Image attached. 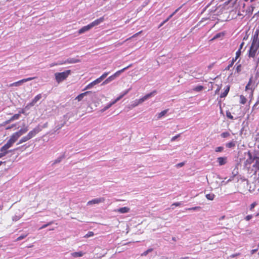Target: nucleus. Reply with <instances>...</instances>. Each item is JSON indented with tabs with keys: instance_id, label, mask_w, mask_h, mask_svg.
Segmentation results:
<instances>
[{
	"instance_id": "1",
	"label": "nucleus",
	"mask_w": 259,
	"mask_h": 259,
	"mask_svg": "<svg viewBox=\"0 0 259 259\" xmlns=\"http://www.w3.org/2000/svg\"><path fill=\"white\" fill-rule=\"evenodd\" d=\"M259 48V37L257 32H255L252 37L251 45L248 51V57L254 58Z\"/></svg>"
},
{
	"instance_id": "2",
	"label": "nucleus",
	"mask_w": 259,
	"mask_h": 259,
	"mask_svg": "<svg viewBox=\"0 0 259 259\" xmlns=\"http://www.w3.org/2000/svg\"><path fill=\"white\" fill-rule=\"evenodd\" d=\"M71 70H67L62 72H58L55 74V79L58 83H60L66 79L70 74Z\"/></svg>"
},
{
	"instance_id": "3",
	"label": "nucleus",
	"mask_w": 259,
	"mask_h": 259,
	"mask_svg": "<svg viewBox=\"0 0 259 259\" xmlns=\"http://www.w3.org/2000/svg\"><path fill=\"white\" fill-rule=\"evenodd\" d=\"M130 89H128L125 91L124 92V93L120 95L118 97H117L115 100L113 101L112 102H111L109 105H108L107 106L105 107L103 110L105 111L108 109H109L111 106L115 104L117 102H118L119 100H120L122 97H123L125 95H126Z\"/></svg>"
},
{
	"instance_id": "4",
	"label": "nucleus",
	"mask_w": 259,
	"mask_h": 259,
	"mask_svg": "<svg viewBox=\"0 0 259 259\" xmlns=\"http://www.w3.org/2000/svg\"><path fill=\"white\" fill-rule=\"evenodd\" d=\"M252 78H253L252 76H251L249 78V80L245 87V91H250L251 97H252L253 96V92H254V88H253V85H252Z\"/></svg>"
},
{
	"instance_id": "5",
	"label": "nucleus",
	"mask_w": 259,
	"mask_h": 259,
	"mask_svg": "<svg viewBox=\"0 0 259 259\" xmlns=\"http://www.w3.org/2000/svg\"><path fill=\"white\" fill-rule=\"evenodd\" d=\"M36 77H28L27 78H24V79H21L20 80H19L18 81L15 82H13V83L10 84V87L19 86V85H21L23 83L27 82L28 81L33 80Z\"/></svg>"
},
{
	"instance_id": "6",
	"label": "nucleus",
	"mask_w": 259,
	"mask_h": 259,
	"mask_svg": "<svg viewBox=\"0 0 259 259\" xmlns=\"http://www.w3.org/2000/svg\"><path fill=\"white\" fill-rule=\"evenodd\" d=\"M41 131V129L39 127V126H38L33 128L32 131H30L27 134V136L30 139L32 138L33 137H34L37 134H38Z\"/></svg>"
},
{
	"instance_id": "7",
	"label": "nucleus",
	"mask_w": 259,
	"mask_h": 259,
	"mask_svg": "<svg viewBox=\"0 0 259 259\" xmlns=\"http://www.w3.org/2000/svg\"><path fill=\"white\" fill-rule=\"evenodd\" d=\"M20 136L17 134L16 132L13 133L10 137V139L7 142L9 144H10L12 146L13 144L17 141Z\"/></svg>"
},
{
	"instance_id": "8",
	"label": "nucleus",
	"mask_w": 259,
	"mask_h": 259,
	"mask_svg": "<svg viewBox=\"0 0 259 259\" xmlns=\"http://www.w3.org/2000/svg\"><path fill=\"white\" fill-rule=\"evenodd\" d=\"M105 201V198L103 197L97 198L94 199L88 202V205H93L95 204H99L100 203L104 202Z\"/></svg>"
},
{
	"instance_id": "9",
	"label": "nucleus",
	"mask_w": 259,
	"mask_h": 259,
	"mask_svg": "<svg viewBox=\"0 0 259 259\" xmlns=\"http://www.w3.org/2000/svg\"><path fill=\"white\" fill-rule=\"evenodd\" d=\"M156 93V91H154L152 92H151L145 96H144L143 97L141 98V99H139V100H137L139 102L138 103L140 104L142 103L143 102H144L146 100L148 99L150 97H152L154 94Z\"/></svg>"
},
{
	"instance_id": "10",
	"label": "nucleus",
	"mask_w": 259,
	"mask_h": 259,
	"mask_svg": "<svg viewBox=\"0 0 259 259\" xmlns=\"http://www.w3.org/2000/svg\"><path fill=\"white\" fill-rule=\"evenodd\" d=\"M105 20L104 17L103 16L99 19H97L90 24L92 28L95 26H97L102 23Z\"/></svg>"
},
{
	"instance_id": "11",
	"label": "nucleus",
	"mask_w": 259,
	"mask_h": 259,
	"mask_svg": "<svg viewBox=\"0 0 259 259\" xmlns=\"http://www.w3.org/2000/svg\"><path fill=\"white\" fill-rule=\"evenodd\" d=\"M41 98V95L40 94L36 95L34 98L32 100L31 102L29 103L26 106V108H27L28 107H31L34 106L36 102L39 101Z\"/></svg>"
},
{
	"instance_id": "12",
	"label": "nucleus",
	"mask_w": 259,
	"mask_h": 259,
	"mask_svg": "<svg viewBox=\"0 0 259 259\" xmlns=\"http://www.w3.org/2000/svg\"><path fill=\"white\" fill-rule=\"evenodd\" d=\"M132 66V64H130L128 66L122 68L121 70H119L117 71H116L114 74L112 75L114 79H115L116 77L118 76L121 73L124 72L125 70H126L128 68Z\"/></svg>"
},
{
	"instance_id": "13",
	"label": "nucleus",
	"mask_w": 259,
	"mask_h": 259,
	"mask_svg": "<svg viewBox=\"0 0 259 259\" xmlns=\"http://www.w3.org/2000/svg\"><path fill=\"white\" fill-rule=\"evenodd\" d=\"M11 147L12 146L7 142L6 144L1 147L0 151L2 153H5V155H6L8 153V149Z\"/></svg>"
},
{
	"instance_id": "14",
	"label": "nucleus",
	"mask_w": 259,
	"mask_h": 259,
	"mask_svg": "<svg viewBox=\"0 0 259 259\" xmlns=\"http://www.w3.org/2000/svg\"><path fill=\"white\" fill-rule=\"evenodd\" d=\"M217 162L219 163V165H223L227 162V157H219L217 158Z\"/></svg>"
},
{
	"instance_id": "15",
	"label": "nucleus",
	"mask_w": 259,
	"mask_h": 259,
	"mask_svg": "<svg viewBox=\"0 0 259 259\" xmlns=\"http://www.w3.org/2000/svg\"><path fill=\"white\" fill-rule=\"evenodd\" d=\"M92 28L91 26H90V24H88L87 26H84L81 28L78 31V34H80L82 33H84L86 31H89Z\"/></svg>"
},
{
	"instance_id": "16",
	"label": "nucleus",
	"mask_w": 259,
	"mask_h": 259,
	"mask_svg": "<svg viewBox=\"0 0 259 259\" xmlns=\"http://www.w3.org/2000/svg\"><path fill=\"white\" fill-rule=\"evenodd\" d=\"M130 210V208L127 207H121L117 210H115V211L118 212L120 213H125L128 212Z\"/></svg>"
},
{
	"instance_id": "17",
	"label": "nucleus",
	"mask_w": 259,
	"mask_h": 259,
	"mask_svg": "<svg viewBox=\"0 0 259 259\" xmlns=\"http://www.w3.org/2000/svg\"><path fill=\"white\" fill-rule=\"evenodd\" d=\"M91 93V91H87L85 92L81 93V94H79V95H78L75 98V100H77L78 101H80L85 96L87 95L88 94H89Z\"/></svg>"
},
{
	"instance_id": "18",
	"label": "nucleus",
	"mask_w": 259,
	"mask_h": 259,
	"mask_svg": "<svg viewBox=\"0 0 259 259\" xmlns=\"http://www.w3.org/2000/svg\"><path fill=\"white\" fill-rule=\"evenodd\" d=\"M84 253L82 251L74 252L71 253L72 256L74 257H81L83 255Z\"/></svg>"
},
{
	"instance_id": "19",
	"label": "nucleus",
	"mask_w": 259,
	"mask_h": 259,
	"mask_svg": "<svg viewBox=\"0 0 259 259\" xmlns=\"http://www.w3.org/2000/svg\"><path fill=\"white\" fill-rule=\"evenodd\" d=\"M236 146V142L234 141H230L226 144V147L228 148H234Z\"/></svg>"
},
{
	"instance_id": "20",
	"label": "nucleus",
	"mask_w": 259,
	"mask_h": 259,
	"mask_svg": "<svg viewBox=\"0 0 259 259\" xmlns=\"http://www.w3.org/2000/svg\"><path fill=\"white\" fill-rule=\"evenodd\" d=\"M28 128L27 127H25V128H21V130H20L19 131L16 132L17 134H18V135L20 137L23 134L26 133L27 131H28Z\"/></svg>"
},
{
	"instance_id": "21",
	"label": "nucleus",
	"mask_w": 259,
	"mask_h": 259,
	"mask_svg": "<svg viewBox=\"0 0 259 259\" xmlns=\"http://www.w3.org/2000/svg\"><path fill=\"white\" fill-rule=\"evenodd\" d=\"M80 62V60L77 59L72 58L70 59H68L66 62H65L64 63L67 62L69 63H76Z\"/></svg>"
},
{
	"instance_id": "22",
	"label": "nucleus",
	"mask_w": 259,
	"mask_h": 259,
	"mask_svg": "<svg viewBox=\"0 0 259 259\" xmlns=\"http://www.w3.org/2000/svg\"><path fill=\"white\" fill-rule=\"evenodd\" d=\"M229 90H230V87L228 86L227 87V88L225 89V91L223 93H222L221 94L220 97L221 98H224V97H225L227 95V94H228Z\"/></svg>"
},
{
	"instance_id": "23",
	"label": "nucleus",
	"mask_w": 259,
	"mask_h": 259,
	"mask_svg": "<svg viewBox=\"0 0 259 259\" xmlns=\"http://www.w3.org/2000/svg\"><path fill=\"white\" fill-rule=\"evenodd\" d=\"M29 140H30L29 138L28 137V136H27V135L26 136H24L23 137H22L19 141V143H18V144H20L22 143H24V142H25L27 141H28Z\"/></svg>"
},
{
	"instance_id": "24",
	"label": "nucleus",
	"mask_w": 259,
	"mask_h": 259,
	"mask_svg": "<svg viewBox=\"0 0 259 259\" xmlns=\"http://www.w3.org/2000/svg\"><path fill=\"white\" fill-rule=\"evenodd\" d=\"M240 98V103L241 104H245L246 103L247 99L246 98L242 95H240L239 97Z\"/></svg>"
},
{
	"instance_id": "25",
	"label": "nucleus",
	"mask_w": 259,
	"mask_h": 259,
	"mask_svg": "<svg viewBox=\"0 0 259 259\" xmlns=\"http://www.w3.org/2000/svg\"><path fill=\"white\" fill-rule=\"evenodd\" d=\"M206 198L209 200H213L215 197V195L213 193H209L206 195Z\"/></svg>"
},
{
	"instance_id": "26",
	"label": "nucleus",
	"mask_w": 259,
	"mask_h": 259,
	"mask_svg": "<svg viewBox=\"0 0 259 259\" xmlns=\"http://www.w3.org/2000/svg\"><path fill=\"white\" fill-rule=\"evenodd\" d=\"M168 110V109H166L159 113L158 115V118H160L162 116H164L165 114L167 112Z\"/></svg>"
},
{
	"instance_id": "27",
	"label": "nucleus",
	"mask_w": 259,
	"mask_h": 259,
	"mask_svg": "<svg viewBox=\"0 0 259 259\" xmlns=\"http://www.w3.org/2000/svg\"><path fill=\"white\" fill-rule=\"evenodd\" d=\"M241 54V50H238L236 52V56H235V58H233V59H234V60L236 61L240 56Z\"/></svg>"
},
{
	"instance_id": "28",
	"label": "nucleus",
	"mask_w": 259,
	"mask_h": 259,
	"mask_svg": "<svg viewBox=\"0 0 259 259\" xmlns=\"http://www.w3.org/2000/svg\"><path fill=\"white\" fill-rule=\"evenodd\" d=\"M242 70V65L240 64H237L235 69V71L237 73H239Z\"/></svg>"
},
{
	"instance_id": "29",
	"label": "nucleus",
	"mask_w": 259,
	"mask_h": 259,
	"mask_svg": "<svg viewBox=\"0 0 259 259\" xmlns=\"http://www.w3.org/2000/svg\"><path fill=\"white\" fill-rule=\"evenodd\" d=\"M27 235H28V234H22V235H20L19 237H18L16 239V241H18L24 239L25 238H26L27 236Z\"/></svg>"
},
{
	"instance_id": "30",
	"label": "nucleus",
	"mask_w": 259,
	"mask_h": 259,
	"mask_svg": "<svg viewBox=\"0 0 259 259\" xmlns=\"http://www.w3.org/2000/svg\"><path fill=\"white\" fill-rule=\"evenodd\" d=\"M94 235V233L92 231H89L88 232V233L87 234H86L84 236V238H89L90 237H92Z\"/></svg>"
},
{
	"instance_id": "31",
	"label": "nucleus",
	"mask_w": 259,
	"mask_h": 259,
	"mask_svg": "<svg viewBox=\"0 0 259 259\" xmlns=\"http://www.w3.org/2000/svg\"><path fill=\"white\" fill-rule=\"evenodd\" d=\"M114 78L113 77V76L111 75L110 76H109L108 78H107L103 82V84H106L108 82H109L110 81L114 80Z\"/></svg>"
},
{
	"instance_id": "32",
	"label": "nucleus",
	"mask_w": 259,
	"mask_h": 259,
	"mask_svg": "<svg viewBox=\"0 0 259 259\" xmlns=\"http://www.w3.org/2000/svg\"><path fill=\"white\" fill-rule=\"evenodd\" d=\"M230 136V134L228 132H223L221 134V136L224 138H227V137H229Z\"/></svg>"
},
{
	"instance_id": "33",
	"label": "nucleus",
	"mask_w": 259,
	"mask_h": 259,
	"mask_svg": "<svg viewBox=\"0 0 259 259\" xmlns=\"http://www.w3.org/2000/svg\"><path fill=\"white\" fill-rule=\"evenodd\" d=\"M20 114H14L12 117H11V120H12L13 121L14 120H17L19 118H20Z\"/></svg>"
},
{
	"instance_id": "34",
	"label": "nucleus",
	"mask_w": 259,
	"mask_h": 259,
	"mask_svg": "<svg viewBox=\"0 0 259 259\" xmlns=\"http://www.w3.org/2000/svg\"><path fill=\"white\" fill-rule=\"evenodd\" d=\"M236 61L232 59L231 63L228 65V66L226 68L225 70H228L230 69L231 67H232Z\"/></svg>"
},
{
	"instance_id": "35",
	"label": "nucleus",
	"mask_w": 259,
	"mask_h": 259,
	"mask_svg": "<svg viewBox=\"0 0 259 259\" xmlns=\"http://www.w3.org/2000/svg\"><path fill=\"white\" fill-rule=\"evenodd\" d=\"M95 84L94 83V82L92 81V82L90 83L89 84L87 85V87L85 88L84 90H86L87 89H89L92 88L93 87H94Z\"/></svg>"
},
{
	"instance_id": "36",
	"label": "nucleus",
	"mask_w": 259,
	"mask_h": 259,
	"mask_svg": "<svg viewBox=\"0 0 259 259\" xmlns=\"http://www.w3.org/2000/svg\"><path fill=\"white\" fill-rule=\"evenodd\" d=\"M226 116L229 119H234L233 116L231 114V113L229 111H227L226 112Z\"/></svg>"
},
{
	"instance_id": "37",
	"label": "nucleus",
	"mask_w": 259,
	"mask_h": 259,
	"mask_svg": "<svg viewBox=\"0 0 259 259\" xmlns=\"http://www.w3.org/2000/svg\"><path fill=\"white\" fill-rule=\"evenodd\" d=\"M257 205V203L256 202H253L252 203H251L250 205V206H249V210L251 211H253V208H254V207Z\"/></svg>"
},
{
	"instance_id": "38",
	"label": "nucleus",
	"mask_w": 259,
	"mask_h": 259,
	"mask_svg": "<svg viewBox=\"0 0 259 259\" xmlns=\"http://www.w3.org/2000/svg\"><path fill=\"white\" fill-rule=\"evenodd\" d=\"M203 87L202 85H198L195 87V88L194 89V91H197V92H200V91H202L203 90Z\"/></svg>"
},
{
	"instance_id": "39",
	"label": "nucleus",
	"mask_w": 259,
	"mask_h": 259,
	"mask_svg": "<svg viewBox=\"0 0 259 259\" xmlns=\"http://www.w3.org/2000/svg\"><path fill=\"white\" fill-rule=\"evenodd\" d=\"M224 147L222 146H220L215 148V152H221L223 151Z\"/></svg>"
},
{
	"instance_id": "40",
	"label": "nucleus",
	"mask_w": 259,
	"mask_h": 259,
	"mask_svg": "<svg viewBox=\"0 0 259 259\" xmlns=\"http://www.w3.org/2000/svg\"><path fill=\"white\" fill-rule=\"evenodd\" d=\"M181 7L177 9L172 14H171L166 19V21H167L168 20L171 18L180 9Z\"/></svg>"
},
{
	"instance_id": "41",
	"label": "nucleus",
	"mask_w": 259,
	"mask_h": 259,
	"mask_svg": "<svg viewBox=\"0 0 259 259\" xmlns=\"http://www.w3.org/2000/svg\"><path fill=\"white\" fill-rule=\"evenodd\" d=\"M142 32V31H139V32H137L136 33V34H134L133 36H132L131 37H130V38H127L125 41H127L129 39H130L131 38H133V37H136L139 34H141V33Z\"/></svg>"
},
{
	"instance_id": "42",
	"label": "nucleus",
	"mask_w": 259,
	"mask_h": 259,
	"mask_svg": "<svg viewBox=\"0 0 259 259\" xmlns=\"http://www.w3.org/2000/svg\"><path fill=\"white\" fill-rule=\"evenodd\" d=\"M102 80V79L100 77L98 78L97 79H96V80H95L94 81H93V82H94V83L96 85V84L100 83Z\"/></svg>"
},
{
	"instance_id": "43",
	"label": "nucleus",
	"mask_w": 259,
	"mask_h": 259,
	"mask_svg": "<svg viewBox=\"0 0 259 259\" xmlns=\"http://www.w3.org/2000/svg\"><path fill=\"white\" fill-rule=\"evenodd\" d=\"M200 208H201V207L200 206H195V207H193L192 208H189L187 209L189 210H196L200 209Z\"/></svg>"
},
{
	"instance_id": "44",
	"label": "nucleus",
	"mask_w": 259,
	"mask_h": 259,
	"mask_svg": "<svg viewBox=\"0 0 259 259\" xmlns=\"http://www.w3.org/2000/svg\"><path fill=\"white\" fill-rule=\"evenodd\" d=\"M253 216L252 214H249V215H246L245 217V220L246 221H248L249 220H250L252 218Z\"/></svg>"
},
{
	"instance_id": "45",
	"label": "nucleus",
	"mask_w": 259,
	"mask_h": 259,
	"mask_svg": "<svg viewBox=\"0 0 259 259\" xmlns=\"http://www.w3.org/2000/svg\"><path fill=\"white\" fill-rule=\"evenodd\" d=\"M52 224V222H49L48 224L44 225L43 226H42L39 229L40 230V229H42L44 228H45L47 227H48V226L51 225Z\"/></svg>"
},
{
	"instance_id": "46",
	"label": "nucleus",
	"mask_w": 259,
	"mask_h": 259,
	"mask_svg": "<svg viewBox=\"0 0 259 259\" xmlns=\"http://www.w3.org/2000/svg\"><path fill=\"white\" fill-rule=\"evenodd\" d=\"M138 103H139V102L137 100L134 101L133 104L132 105V107H135L136 106H137L138 105L140 104Z\"/></svg>"
},
{
	"instance_id": "47",
	"label": "nucleus",
	"mask_w": 259,
	"mask_h": 259,
	"mask_svg": "<svg viewBox=\"0 0 259 259\" xmlns=\"http://www.w3.org/2000/svg\"><path fill=\"white\" fill-rule=\"evenodd\" d=\"M108 74H109V72H105L100 76V77L103 80V79H104L106 77V76L108 75Z\"/></svg>"
},
{
	"instance_id": "48",
	"label": "nucleus",
	"mask_w": 259,
	"mask_h": 259,
	"mask_svg": "<svg viewBox=\"0 0 259 259\" xmlns=\"http://www.w3.org/2000/svg\"><path fill=\"white\" fill-rule=\"evenodd\" d=\"M180 137V134H178L174 137H173L171 139V141L173 142L174 141H175L178 138Z\"/></svg>"
},
{
	"instance_id": "49",
	"label": "nucleus",
	"mask_w": 259,
	"mask_h": 259,
	"mask_svg": "<svg viewBox=\"0 0 259 259\" xmlns=\"http://www.w3.org/2000/svg\"><path fill=\"white\" fill-rule=\"evenodd\" d=\"M222 35V34L221 33H217L213 37V38L212 39V40H213V39H217L219 37H220Z\"/></svg>"
},
{
	"instance_id": "50",
	"label": "nucleus",
	"mask_w": 259,
	"mask_h": 259,
	"mask_svg": "<svg viewBox=\"0 0 259 259\" xmlns=\"http://www.w3.org/2000/svg\"><path fill=\"white\" fill-rule=\"evenodd\" d=\"M152 250V249H149L145 251L142 255H146L148 252H151Z\"/></svg>"
},
{
	"instance_id": "51",
	"label": "nucleus",
	"mask_w": 259,
	"mask_h": 259,
	"mask_svg": "<svg viewBox=\"0 0 259 259\" xmlns=\"http://www.w3.org/2000/svg\"><path fill=\"white\" fill-rule=\"evenodd\" d=\"M181 205V202H175L172 204V206L175 205L176 206H180Z\"/></svg>"
},
{
	"instance_id": "52",
	"label": "nucleus",
	"mask_w": 259,
	"mask_h": 259,
	"mask_svg": "<svg viewBox=\"0 0 259 259\" xmlns=\"http://www.w3.org/2000/svg\"><path fill=\"white\" fill-rule=\"evenodd\" d=\"M13 120H11V118H10L9 119L6 120V121L4 122V124H8L9 123H10L11 121H12Z\"/></svg>"
},
{
	"instance_id": "53",
	"label": "nucleus",
	"mask_w": 259,
	"mask_h": 259,
	"mask_svg": "<svg viewBox=\"0 0 259 259\" xmlns=\"http://www.w3.org/2000/svg\"><path fill=\"white\" fill-rule=\"evenodd\" d=\"M244 45V42H242L241 43V44L240 45L239 49L238 50H241H241H242V48H243V47Z\"/></svg>"
},
{
	"instance_id": "54",
	"label": "nucleus",
	"mask_w": 259,
	"mask_h": 259,
	"mask_svg": "<svg viewBox=\"0 0 259 259\" xmlns=\"http://www.w3.org/2000/svg\"><path fill=\"white\" fill-rule=\"evenodd\" d=\"M184 165V162H181V163H179L178 164H177V167H182L183 166V165Z\"/></svg>"
},
{
	"instance_id": "55",
	"label": "nucleus",
	"mask_w": 259,
	"mask_h": 259,
	"mask_svg": "<svg viewBox=\"0 0 259 259\" xmlns=\"http://www.w3.org/2000/svg\"><path fill=\"white\" fill-rule=\"evenodd\" d=\"M24 113H25V110L23 109L20 110L18 113V114H20V115H21V114H24Z\"/></svg>"
},
{
	"instance_id": "56",
	"label": "nucleus",
	"mask_w": 259,
	"mask_h": 259,
	"mask_svg": "<svg viewBox=\"0 0 259 259\" xmlns=\"http://www.w3.org/2000/svg\"><path fill=\"white\" fill-rule=\"evenodd\" d=\"M15 126V124H12V125H11V126H10L7 127L6 129V130H9V129H10V128H12V127H14Z\"/></svg>"
},
{
	"instance_id": "57",
	"label": "nucleus",
	"mask_w": 259,
	"mask_h": 259,
	"mask_svg": "<svg viewBox=\"0 0 259 259\" xmlns=\"http://www.w3.org/2000/svg\"><path fill=\"white\" fill-rule=\"evenodd\" d=\"M239 254H240V253H236V254H232L231 255V257H235L236 256L239 255Z\"/></svg>"
},
{
	"instance_id": "58",
	"label": "nucleus",
	"mask_w": 259,
	"mask_h": 259,
	"mask_svg": "<svg viewBox=\"0 0 259 259\" xmlns=\"http://www.w3.org/2000/svg\"><path fill=\"white\" fill-rule=\"evenodd\" d=\"M257 250V249H252L251 251V254H253L255 252H256Z\"/></svg>"
},
{
	"instance_id": "59",
	"label": "nucleus",
	"mask_w": 259,
	"mask_h": 259,
	"mask_svg": "<svg viewBox=\"0 0 259 259\" xmlns=\"http://www.w3.org/2000/svg\"><path fill=\"white\" fill-rule=\"evenodd\" d=\"M5 156V153H0V158Z\"/></svg>"
},
{
	"instance_id": "60",
	"label": "nucleus",
	"mask_w": 259,
	"mask_h": 259,
	"mask_svg": "<svg viewBox=\"0 0 259 259\" xmlns=\"http://www.w3.org/2000/svg\"><path fill=\"white\" fill-rule=\"evenodd\" d=\"M166 22H167V21H166V20H165V21H164L162 23H161V24L160 25V26H159V27H160L162 26V25H163V24H164Z\"/></svg>"
},
{
	"instance_id": "61",
	"label": "nucleus",
	"mask_w": 259,
	"mask_h": 259,
	"mask_svg": "<svg viewBox=\"0 0 259 259\" xmlns=\"http://www.w3.org/2000/svg\"><path fill=\"white\" fill-rule=\"evenodd\" d=\"M259 103V101H257L255 104L254 105L253 108H254L255 106H256Z\"/></svg>"
},
{
	"instance_id": "62",
	"label": "nucleus",
	"mask_w": 259,
	"mask_h": 259,
	"mask_svg": "<svg viewBox=\"0 0 259 259\" xmlns=\"http://www.w3.org/2000/svg\"><path fill=\"white\" fill-rule=\"evenodd\" d=\"M104 256V254H102V255H100L99 256L97 255V257L100 258V257H101L102 256Z\"/></svg>"
},
{
	"instance_id": "63",
	"label": "nucleus",
	"mask_w": 259,
	"mask_h": 259,
	"mask_svg": "<svg viewBox=\"0 0 259 259\" xmlns=\"http://www.w3.org/2000/svg\"><path fill=\"white\" fill-rule=\"evenodd\" d=\"M225 215H223V216H222V217L220 218V220H223V219H225Z\"/></svg>"
},
{
	"instance_id": "64",
	"label": "nucleus",
	"mask_w": 259,
	"mask_h": 259,
	"mask_svg": "<svg viewBox=\"0 0 259 259\" xmlns=\"http://www.w3.org/2000/svg\"><path fill=\"white\" fill-rule=\"evenodd\" d=\"M3 208V205H1L0 206V210H2Z\"/></svg>"
}]
</instances>
